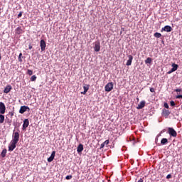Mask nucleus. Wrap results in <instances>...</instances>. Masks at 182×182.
I'll return each instance as SVG.
<instances>
[{
	"label": "nucleus",
	"mask_w": 182,
	"mask_h": 182,
	"mask_svg": "<svg viewBox=\"0 0 182 182\" xmlns=\"http://www.w3.org/2000/svg\"><path fill=\"white\" fill-rule=\"evenodd\" d=\"M11 141L18 144V141H19V132L13 133V139Z\"/></svg>",
	"instance_id": "obj_1"
},
{
	"label": "nucleus",
	"mask_w": 182,
	"mask_h": 182,
	"mask_svg": "<svg viewBox=\"0 0 182 182\" xmlns=\"http://www.w3.org/2000/svg\"><path fill=\"white\" fill-rule=\"evenodd\" d=\"M105 92H112L113 90V82L107 83L105 87Z\"/></svg>",
	"instance_id": "obj_3"
},
{
	"label": "nucleus",
	"mask_w": 182,
	"mask_h": 182,
	"mask_svg": "<svg viewBox=\"0 0 182 182\" xmlns=\"http://www.w3.org/2000/svg\"><path fill=\"white\" fill-rule=\"evenodd\" d=\"M173 72H174V71H173V70L171 69V70H169V71L168 72V75H171V73H173Z\"/></svg>",
	"instance_id": "obj_36"
},
{
	"label": "nucleus",
	"mask_w": 182,
	"mask_h": 182,
	"mask_svg": "<svg viewBox=\"0 0 182 182\" xmlns=\"http://www.w3.org/2000/svg\"><path fill=\"white\" fill-rule=\"evenodd\" d=\"M28 110H31L28 106H21L19 110V113H21V114H23L24 112H27Z\"/></svg>",
	"instance_id": "obj_5"
},
{
	"label": "nucleus",
	"mask_w": 182,
	"mask_h": 182,
	"mask_svg": "<svg viewBox=\"0 0 182 182\" xmlns=\"http://www.w3.org/2000/svg\"><path fill=\"white\" fill-rule=\"evenodd\" d=\"M177 69H178V65L176 64V63H172V72H176V70H177Z\"/></svg>",
	"instance_id": "obj_17"
},
{
	"label": "nucleus",
	"mask_w": 182,
	"mask_h": 182,
	"mask_svg": "<svg viewBox=\"0 0 182 182\" xmlns=\"http://www.w3.org/2000/svg\"><path fill=\"white\" fill-rule=\"evenodd\" d=\"M6 110V107H5V104L2 102H0V113H1V114H5Z\"/></svg>",
	"instance_id": "obj_4"
},
{
	"label": "nucleus",
	"mask_w": 182,
	"mask_h": 182,
	"mask_svg": "<svg viewBox=\"0 0 182 182\" xmlns=\"http://www.w3.org/2000/svg\"><path fill=\"white\" fill-rule=\"evenodd\" d=\"M122 32L121 31V32H120V34L122 35Z\"/></svg>",
	"instance_id": "obj_43"
},
{
	"label": "nucleus",
	"mask_w": 182,
	"mask_h": 182,
	"mask_svg": "<svg viewBox=\"0 0 182 182\" xmlns=\"http://www.w3.org/2000/svg\"><path fill=\"white\" fill-rule=\"evenodd\" d=\"M127 58H128V60L127 61L126 65H127V66H131L132 65V62H133V56L132 55H129L127 56Z\"/></svg>",
	"instance_id": "obj_6"
},
{
	"label": "nucleus",
	"mask_w": 182,
	"mask_h": 182,
	"mask_svg": "<svg viewBox=\"0 0 182 182\" xmlns=\"http://www.w3.org/2000/svg\"><path fill=\"white\" fill-rule=\"evenodd\" d=\"M66 180H70L72 178V175H68L65 177Z\"/></svg>",
	"instance_id": "obj_29"
},
{
	"label": "nucleus",
	"mask_w": 182,
	"mask_h": 182,
	"mask_svg": "<svg viewBox=\"0 0 182 182\" xmlns=\"http://www.w3.org/2000/svg\"><path fill=\"white\" fill-rule=\"evenodd\" d=\"M171 106H176V102L174 101H171Z\"/></svg>",
	"instance_id": "obj_31"
},
{
	"label": "nucleus",
	"mask_w": 182,
	"mask_h": 182,
	"mask_svg": "<svg viewBox=\"0 0 182 182\" xmlns=\"http://www.w3.org/2000/svg\"><path fill=\"white\" fill-rule=\"evenodd\" d=\"M137 182H143V179L140 178Z\"/></svg>",
	"instance_id": "obj_40"
},
{
	"label": "nucleus",
	"mask_w": 182,
	"mask_h": 182,
	"mask_svg": "<svg viewBox=\"0 0 182 182\" xmlns=\"http://www.w3.org/2000/svg\"><path fill=\"white\" fill-rule=\"evenodd\" d=\"M144 106H146V101H141L138 106L136 107V109H143V107H144Z\"/></svg>",
	"instance_id": "obj_14"
},
{
	"label": "nucleus",
	"mask_w": 182,
	"mask_h": 182,
	"mask_svg": "<svg viewBox=\"0 0 182 182\" xmlns=\"http://www.w3.org/2000/svg\"><path fill=\"white\" fill-rule=\"evenodd\" d=\"M11 90H12V86L11 85H7L4 90V93L8 94L9 93V92H11Z\"/></svg>",
	"instance_id": "obj_12"
},
{
	"label": "nucleus",
	"mask_w": 182,
	"mask_h": 182,
	"mask_svg": "<svg viewBox=\"0 0 182 182\" xmlns=\"http://www.w3.org/2000/svg\"><path fill=\"white\" fill-rule=\"evenodd\" d=\"M24 31H23V28L22 27H18L16 29V33L17 35H21V33H23Z\"/></svg>",
	"instance_id": "obj_10"
},
{
	"label": "nucleus",
	"mask_w": 182,
	"mask_h": 182,
	"mask_svg": "<svg viewBox=\"0 0 182 182\" xmlns=\"http://www.w3.org/2000/svg\"><path fill=\"white\" fill-rule=\"evenodd\" d=\"M171 177V174H168V175L166 176V178H167V179L170 178Z\"/></svg>",
	"instance_id": "obj_38"
},
{
	"label": "nucleus",
	"mask_w": 182,
	"mask_h": 182,
	"mask_svg": "<svg viewBox=\"0 0 182 182\" xmlns=\"http://www.w3.org/2000/svg\"><path fill=\"white\" fill-rule=\"evenodd\" d=\"M28 126H29V119H26L23 121V130H25V129H26V127H28Z\"/></svg>",
	"instance_id": "obj_11"
},
{
	"label": "nucleus",
	"mask_w": 182,
	"mask_h": 182,
	"mask_svg": "<svg viewBox=\"0 0 182 182\" xmlns=\"http://www.w3.org/2000/svg\"><path fill=\"white\" fill-rule=\"evenodd\" d=\"M6 152H7L6 149H3V151L1 154V157H3V158L6 157Z\"/></svg>",
	"instance_id": "obj_20"
},
{
	"label": "nucleus",
	"mask_w": 182,
	"mask_h": 182,
	"mask_svg": "<svg viewBox=\"0 0 182 182\" xmlns=\"http://www.w3.org/2000/svg\"><path fill=\"white\" fill-rule=\"evenodd\" d=\"M36 75H33L31 76V82H35V80H36Z\"/></svg>",
	"instance_id": "obj_27"
},
{
	"label": "nucleus",
	"mask_w": 182,
	"mask_h": 182,
	"mask_svg": "<svg viewBox=\"0 0 182 182\" xmlns=\"http://www.w3.org/2000/svg\"><path fill=\"white\" fill-rule=\"evenodd\" d=\"M41 46H46V43L45 42V40H41L40 42Z\"/></svg>",
	"instance_id": "obj_23"
},
{
	"label": "nucleus",
	"mask_w": 182,
	"mask_h": 182,
	"mask_svg": "<svg viewBox=\"0 0 182 182\" xmlns=\"http://www.w3.org/2000/svg\"><path fill=\"white\" fill-rule=\"evenodd\" d=\"M16 143L11 141V145L9 146V151H14L16 148Z\"/></svg>",
	"instance_id": "obj_7"
},
{
	"label": "nucleus",
	"mask_w": 182,
	"mask_h": 182,
	"mask_svg": "<svg viewBox=\"0 0 182 182\" xmlns=\"http://www.w3.org/2000/svg\"><path fill=\"white\" fill-rule=\"evenodd\" d=\"M162 116H164V117H168V116H170V111L168 109H163Z\"/></svg>",
	"instance_id": "obj_13"
},
{
	"label": "nucleus",
	"mask_w": 182,
	"mask_h": 182,
	"mask_svg": "<svg viewBox=\"0 0 182 182\" xmlns=\"http://www.w3.org/2000/svg\"><path fill=\"white\" fill-rule=\"evenodd\" d=\"M22 16V11H21L18 14V18H21Z\"/></svg>",
	"instance_id": "obj_35"
},
{
	"label": "nucleus",
	"mask_w": 182,
	"mask_h": 182,
	"mask_svg": "<svg viewBox=\"0 0 182 182\" xmlns=\"http://www.w3.org/2000/svg\"><path fill=\"white\" fill-rule=\"evenodd\" d=\"M27 73L28 75H29L30 76H32V75H33V71H32L31 70H28Z\"/></svg>",
	"instance_id": "obj_28"
},
{
	"label": "nucleus",
	"mask_w": 182,
	"mask_h": 182,
	"mask_svg": "<svg viewBox=\"0 0 182 182\" xmlns=\"http://www.w3.org/2000/svg\"><path fill=\"white\" fill-rule=\"evenodd\" d=\"M94 50L95 52H99V50H100V46H95L94 47Z\"/></svg>",
	"instance_id": "obj_25"
},
{
	"label": "nucleus",
	"mask_w": 182,
	"mask_h": 182,
	"mask_svg": "<svg viewBox=\"0 0 182 182\" xmlns=\"http://www.w3.org/2000/svg\"><path fill=\"white\" fill-rule=\"evenodd\" d=\"M151 61H152V60H151V58H148L146 60H145V63H149V64H150V63H151Z\"/></svg>",
	"instance_id": "obj_24"
},
{
	"label": "nucleus",
	"mask_w": 182,
	"mask_h": 182,
	"mask_svg": "<svg viewBox=\"0 0 182 182\" xmlns=\"http://www.w3.org/2000/svg\"><path fill=\"white\" fill-rule=\"evenodd\" d=\"M168 133L170 134V136H172V137H177V132L171 127H169L168 129Z\"/></svg>",
	"instance_id": "obj_2"
},
{
	"label": "nucleus",
	"mask_w": 182,
	"mask_h": 182,
	"mask_svg": "<svg viewBox=\"0 0 182 182\" xmlns=\"http://www.w3.org/2000/svg\"><path fill=\"white\" fill-rule=\"evenodd\" d=\"M176 99H182V95H177V96L176 97Z\"/></svg>",
	"instance_id": "obj_33"
},
{
	"label": "nucleus",
	"mask_w": 182,
	"mask_h": 182,
	"mask_svg": "<svg viewBox=\"0 0 182 182\" xmlns=\"http://www.w3.org/2000/svg\"><path fill=\"white\" fill-rule=\"evenodd\" d=\"M4 122H5V116L0 114V123L2 124Z\"/></svg>",
	"instance_id": "obj_21"
},
{
	"label": "nucleus",
	"mask_w": 182,
	"mask_h": 182,
	"mask_svg": "<svg viewBox=\"0 0 182 182\" xmlns=\"http://www.w3.org/2000/svg\"><path fill=\"white\" fill-rule=\"evenodd\" d=\"M46 46H41V50H42V52H43V50H45V49H46Z\"/></svg>",
	"instance_id": "obj_37"
},
{
	"label": "nucleus",
	"mask_w": 182,
	"mask_h": 182,
	"mask_svg": "<svg viewBox=\"0 0 182 182\" xmlns=\"http://www.w3.org/2000/svg\"><path fill=\"white\" fill-rule=\"evenodd\" d=\"M154 36L155 38H161V33H155L154 34Z\"/></svg>",
	"instance_id": "obj_22"
},
{
	"label": "nucleus",
	"mask_w": 182,
	"mask_h": 182,
	"mask_svg": "<svg viewBox=\"0 0 182 182\" xmlns=\"http://www.w3.org/2000/svg\"><path fill=\"white\" fill-rule=\"evenodd\" d=\"M109 139L106 140L104 143H102L100 146V149H103V147H105V146H107V144H109Z\"/></svg>",
	"instance_id": "obj_19"
},
{
	"label": "nucleus",
	"mask_w": 182,
	"mask_h": 182,
	"mask_svg": "<svg viewBox=\"0 0 182 182\" xmlns=\"http://www.w3.org/2000/svg\"><path fill=\"white\" fill-rule=\"evenodd\" d=\"M83 89H84V92H82L81 94L86 95V93H87V90H89V85H84Z\"/></svg>",
	"instance_id": "obj_15"
},
{
	"label": "nucleus",
	"mask_w": 182,
	"mask_h": 182,
	"mask_svg": "<svg viewBox=\"0 0 182 182\" xmlns=\"http://www.w3.org/2000/svg\"><path fill=\"white\" fill-rule=\"evenodd\" d=\"M100 44L99 43H96L95 45V46H100Z\"/></svg>",
	"instance_id": "obj_39"
},
{
	"label": "nucleus",
	"mask_w": 182,
	"mask_h": 182,
	"mask_svg": "<svg viewBox=\"0 0 182 182\" xmlns=\"http://www.w3.org/2000/svg\"><path fill=\"white\" fill-rule=\"evenodd\" d=\"M28 49H30V50L32 49V46H29Z\"/></svg>",
	"instance_id": "obj_41"
},
{
	"label": "nucleus",
	"mask_w": 182,
	"mask_h": 182,
	"mask_svg": "<svg viewBox=\"0 0 182 182\" xmlns=\"http://www.w3.org/2000/svg\"><path fill=\"white\" fill-rule=\"evenodd\" d=\"M162 31H164V32H171L173 28L170 26H165L164 28H162Z\"/></svg>",
	"instance_id": "obj_9"
},
{
	"label": "nucleus",
	"mask_w": 182,
	"mask_h": 182,
	"mask_svg": "<svg viewBox=\"0 0 182 182\" xmlns=\"http://www.w3.org/2000/svg\"><path fill=\"white\" fill-rule=\"evenodd\" d=\"M150 92H151V93H154L155 90L154 87L150 88Z\"/></svg>",
	"instance_id": "obj_32"
},
{
	"label": "nucleus",
	"mask_w": 182,
	"mask_h": 182,
	"mask_svg": "<svg viewBox=\"0 0 182 182\" xmlns=\"http://www.w3.org/2000/svg\"><path fill=\"white\" fill-rule=\"evenodd\" d=\"M2 59V57L1 56V54H0V60Z\"/></svg>",
	"instance_id": "obj_42"
},
{
	"label": "nucleus",
	"mask_w": 182,
	"mask_h": 182,
	"mask_svg": "<svg viewBox=\"0 0 182 182\" xmlns=\"http://www.w3.org/2000/svg\"><path fill=\"white\" fill-rule=\"evenodd\" d=\"M77 153H82L83 151V144H80L77 148Z\"/></svg>",
	"instance_id": "obj_16"
},
{
	"label": "nucleus",
	"mask_w": 182,
	"mask_h": 182,
	"mask_svg": "<svg viewBox=\"0 0 182 182\" xmlns=\"http://www.w3.org/2000/svg\"><path fill=\"white\" fill-rule=\"evenodd\" d=\"M164 106L166 109H168V104H167L166 102L164 103Z\"/></svg>",
	"instance_id": "obj_30"
},
{
	"label": "nucleus",
	"mask_w": 182,
	"mask_h": 182,
	"mask_svg": "<svg viewBox=\"0 0 182 182\" xmlns=\"http://www.w3.org/2000/svg\"><path fill=\"white\" fill-rule=\"evenodd\" d=\"M175 92H182V89H176Z\"/></svg>",
	"instance_id": "obj_34"
},
{
	"label": "nucleus",
	"mask_w": 182,
	"mask_h": 182,
	"mask_svg": "<svg viewBox=\"0 0 182 182\" xmlns=\"http://www.w3.org/2000/svg\"><path fill=\"white\" fill-rule=\"evenodd\" d=\"M18 61L22 63L23 60H22V53H21L18 55Z\"/></svg>",
	"instance_id": "obj_26"
},
{
	"label": "nucleus",
	"mask_w": 182,
	"mask_h": 182,
	"mask_svg": "<svg viewBox=\"0 0 182 182\" xmlns=\"http://www.w3.org/2000/svg\"><path fill=\"white\" fill-rule=\"evenodd\" d=\"M168 143V139H167L166 138H163L161 140V144L164 145V144H167Z\"/></svg>",
	"instance_id": "obj_18"
},
{
	"label": "nucleus",
	"mask_w": 182,
	"mask_h": 182,
	"mask_svg": "<svg viewBox=\"0 0 182 182\" xmlns=\"http://www.w3.org/2000/svg\"><path fill=\"white\" fill-rule=\"evenodd\" d=\"M55 154H56V151H53L51 153L50 156L48 159V163H52V161H53V159H55Z\"/></svg>",
	"instance_id": "obj_8"
}]
</instances>
